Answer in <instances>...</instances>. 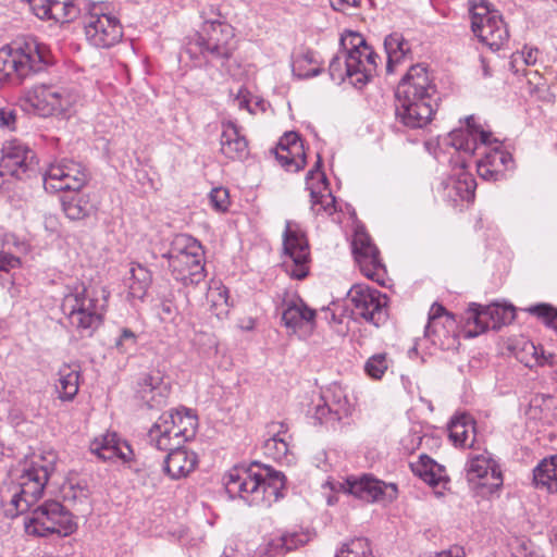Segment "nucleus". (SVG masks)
I'll use <instances>...</instances> for the list:
<instances>
[{"instance_id":"nucleus-1","label":"nucleus","mask_w":557,"mask_h":557,"mask_svg":"<svg viewBox=\"0 0 557 557\" xmlns=\"http://www.w3.org/2000/svg\"><path fill=\"white\" fill-rule=\"evenodd\" d=\"M437 89L424 64L411 65L395 91L396 119L407 127L428 125L437 108Z\"/></svg>"},{"instance_id":"nucleus-2","label":"nucleus","mask_w":557,"mask_h":557,"mask_svg":"<svg viewBox=\"0 0 557 557\" xmlns=\"http://www.w3.org/2000/svg\"><path fill=\"white\" fill-rule=\"evenodd\" d=\"M223 480L230 497H238L250 506H271L282 497L285 486L282 472L258 462L235 466Z\"/></svg>"},{"instance_id":"nucleus-3","label":"nucleus","mask_w":557,"mask_h":557,"mask_svg":"<svg viewBox=\"0 0 557 557\" xmlns=\"http://www.w3.org/2000/svg\"><path fill=\"white\" fill-rule=\"evenodd\" d=\"M339 44L343 55L332 58L330 76L337 83L348 78L355 87L361 88L374 75L379 57L358 33L347 32L341 37Z\"/></svg>"},{"instance_id":"nucleus-4","label":"nucleus","mask_w":557,"mask_h":557,"mask_svg":"<svg viewBox=\"0 0 557 557\" xmlns=\"http://www.w3.org/2000/svg\"><path fill=\"white\" fill-rule=\"evenodd\" d=\"M61 310L81 337H91L102 325L108 307V295L77 283L66 287Z\"/></svg>"},{"instance_id":"nucleus-5","label":"nucleus","mask_w":557,"mask_h":557,"mask_svg":"<svg viewBox=\"0 0 557 557\" xmlns=\"http://www.w3.org/2000/svg\"><path fill=\"white\" fill-rule=\"evenodd\" d=\"M49 63L50 53L45 45L33 37L22 38L0 49V81L21 83L44 71Z\"/></svg>"},{"instance_id":"nucleus-6","label":"nucleus","mask_w":557,"mask_h":557,"mask_svg":"<svg viewBox=\"0 0 557 557\" xmlns=\"http://www.w3.org/2000/svg\"><path fill=\"white\" fill-rule=\"evenodd\" d=\"M236 49L235 34L231 25L220 21L205 22L201 30L189 40L186 52L190 58L200 54L207 63L216 62L221 71L232 74L227 62Z\"/></svg>"},{"instance_id":"nucleus-7","label":"nucleus","mask_w":557,"mask_h":557,"mask_svg":"<svg viewBox=\"0 0 557 557\" xmlns=\"http://www.w3.org/2000/svg\"><path fill=\"white\" fill-rule=\"evenodd\" d=\"M163 257L168 259L174 278L183 285H197L205 280L203 249L196 238L176 235Z\"/></svg>"},{"instance_id":"nucleus-8","label":"nucleus","mask_w":557,"mask_h":557,"mask_svg":"<svg viewBox=\"0 0 557 557\" xmlns=\"http://www.w3.org/2000/svg\"><path fill=\"white\" fill-rule=\"evenodd\" d=\"M52 471L51 462L45 466L33 463L25 468L18 482L8 491L10 499L3 505L5 516L14 518L29 511L41 497Z\"/></svg>"},{"instance_id":"nucleus-9","label":"nucleus","mask_w":557,"mask_h":557,"mask_svg":"<svg viewBox=\"0 0 557 557\" xmlns=\"http://www.w3.org/2000/svg\"><path fill=\"white\" fill-rule=\"evenodd\" d=\"M76 528L73 515L57 500L45 502L24 518L25 532L34 536H69Z\"/></svg>"},{"instance_id":"nucleus-10","label":"nucleus","mask_w":557,"mask_h":557,"mask_svg":"<svg viewBox=\"0 0 557 557\" xmlns=\"http://www.w3.org/2000/svg\"><path fill=\"white\" fill-rule=\"evenodd\" d=\"M468 5L473 34L491 50H499L509 37L502 15L491 9L488 0H468Z\"/></svg>"},{"instance_id":"nucleus-11","label":"nucleus","mask_w":557,"mask_h":557,"mask_svg":"<svg viewBox=\"0 0 557 557\" xmlns=\"http://www.w3.org/2000/svg\"><path fill=\"white\" fill-rule=\"evenodd\" d=\"M103 3L92 4L85 17V35L90 45L110 48L121 41L123 28L119 18L107 12Z\"/></svg>"},{"instance_id":"nucleus-12","label":"nucleus","mask_w":557,"mask_h":557,"mask_svg":"<svg viewBox=\"0 0 557 557\" xmlns=\"http://www.w3.org/2000/svg\"><path fill=\"white\" fill-rule=\"evenodd\" d=\"M89 177L90 174L82 162L63 158L48 166L44 175V187L51 193L79 191Z\"/></svg>"},{"instance_id":"nucleus-13","label":"nucleus","mask_w":557,"mask_h":557,"mask_svg":"<svg viewBox=\"0 0 557 557\" xmlns=\"http://www.w3.org/2000/svg\"><path fill=\"white\" fill-rule=\"evenodd\" d=\"M355 319H362L374 326L384 324L387 320L386 296L363 284H355L347 293Z\"/></svg>"},{"instance_id":"nucleus-14","label":"nucleus","mask_w":557,"mask_h":557,"mask_svg":"<svg viewBox=\"0 0 557 557\" xmlns=\"http://www.w3.org/2000/svg\"><path fill=\"white\" fill-rule=\"evenodd\" d=\"M283 248L285 255L289 258V260L284 261L287 274L297 280L305 278L309 272V244L305 233L293 221H286L283 233Z\"/></svg>"},{"instance_id":"nucleus-15","label":"nucleus","mask_w":557,"mask_h":557,"mask_svg":"<svg viewBox=\"0 0 557 557\" xmlns=\"http://www.w3.org/2000/svg\"><path fill=\"white\" fill-rule=\"evenodd\" d=\"M331 487L335 492H344L367 503L393 500L397 494L395 484H386L370 474L350 475L343 481L331 483Z\"/></svg>"},{"instance_id":"nucleus-16","label":"nucleus","mask_w":557,"mask_h":557,"mask_svg":"<svg viewBox=\"0 0 557 557\" xmlns=\"http://www.w3.org/2000/svg\"><path fill=\"white\" fill-rule=\"evenodd\" d=\"M36 154L24 143L13 139L5 141L1 149L0 176L25 180L36 172Z\"/></svg>"},{"instance_id":"nucleus-17","label":"nucleus","mask_w":557,"mask_h":557,"mask_svg":"<svg viewBox=\"0 0 557 557\" xmlns=\"http://www.w3.org/2000/svg\"><path fill=\"white\" fill-rule=\"evenodd\" d=\"M516 318L515 308L508 305L492 304L486 307L472 304L467 312V324L473 323L474 331H469V336H476L486 330H498L503 325L511 323Z\"/></svg>"},{"instance_id":"nucleus-18","label":"nucleus","mask_w":557,"mask_h":557,"mask_svg":"<svg viewBox=\"0 0 557 557\" xmlns=\"http://www.w3.org/2000/svg\"><path fill=\"white\" fill-rule=\"evenodd\" d=\"M352 252L360 271L368 278L383 285L385 267L380 258V251L371 237L362 231H357L352 239Z\"/></svg>"},{"instance_id":"nucleus-19","label":"nucleus","mask_w":557,"mask_h":557,"mask_svg":"<svg viewBox=\"0 0 557 557\" xmlns=\"http://www.w3.org/2000/svg\"><path fill=\"white\" fill-rule=\"evenodd\" d=\"M467 479L474 488L483 493H494L503 484L499 467L488 455H476L470 458L467 467Z\"/></svg>"},{"instance_id":"nucleus-20","label":"nucleus","mask_w":557,"mask_h":557,"mask_svg":"<svg viewBox=\"0 0 557 557\" xmlns=\"http://www.w3.org/2000/svg\"><path fill=\"white\" fill-rule=\"evenodd\" d=\"M492 133L485 132L480 125L475 124L474 116L466 117V128L454 129L449 133V144L457 150H462L470 154L474 153L481 146L485 149L492 146Z\"/></svg>"},{"instance_id":"nucleus-21","label":"nucleus","mask_w":557,"mask_h":557,"mask_svg":"<svg viewBox=\"0 0 557 557\" xmlns=\"http://www.w3.org/2000/svg\"><path fill=\"white\" fill-rule=\"evenodd\" d=\"M455 324L454 317L440 304H433L429 312V321L424 329V336L433 345L441 348H448L445 339H449V330Z\"/></svg>"},{"instance_id":"nucleus-22","label":"nucleus","mask_w":557,"mask_h":557,"mask_svg":"<svg viewBox=\"0 0 557 557\" xmlns=\"http://www.w3.org/2000/svg\"><path fill=\"white\" fill-rule=\"evenodd\" d=\"M29 7L37 17L60 23L70 22L78 14L74 0H30Z\"/></svg>"},{"instance_id":"nucleus-23","label":"nucleus","mask_w":557,"mask_h":557,"mask_svg":"<svg viewBox=\"0 0 557 557\" xmlns=\"http://www.w3.org/2000/svg\"><path fill=\"white\" fill-rule=\"evenodd\" d=\"M137 397L149 409H159L166 404L169 387L159 373L145 374L138 382Z\"/></svg>"},{"instance_id":"nucleus-24","label":"nucleus","mask_w":557,"mask_h":557,"mask_svg":"<svg viewBox=\"0 0 557 557\" xmlns=\"http://www.w3.org/2000/svg\"><path fill=\"white\" fill-rule=\"evenodd\" d=\"M220 151L230 160H244L249 154L248 141L239 128L232 122L222 124Z\"/></svg>"},{"instance_id":"nucleus-25","label":"nucleus","mask_w":557,"mask_h":557,"mask_svg":"<svg viewBox=\"0 0 557 557\" xmlns=\"http://www.w3.org/2000/svg\"><path fill=\"white\" fill-rule=\"evenodd\" d=\"M198 463L196 453L185 447H176L173 453H168L163 462L164 472L173 480L187 476Z\"/></svg>"},{"instance_id":"nucleus-26","label":"nucleus","mask_w":557,"mask_h":557,"mask_svg":"<svg viewBox=\"0 0 557 557\" xmlns=\"http://www.w3.org/2000/svg\"><path fill=\"white\" fill-rule=\"evenodd\" d=\"M315 311L310 309L302 300L285 304L282 311L284 325L294 333L302 327L312 331L315 324Z\"/></svg>"},{"instance_id":"nucleus-27","label":"nucleus","mask_w":557,"mask_h":557,"mask_svg":"<svg viewBox=\"0 0 557 557\" xmlns=\"http://www.w3.org/2000/svg\"><path fill=\"white\" fill-rule=\"evenodd\" d=\"M162 417L170 424L174 436H180L183 442L195 436L197 417L191 410L183 408L181 410L164 412Z\"/></svg>"},{"instance_id":"nucleus-28","label":"nucleus","mask_w":557,"mask_h":557,"mask_svg":"<svg viewBox=\"0 0 557 557\" xmlns=\"http://www.w3.org/2000/svg\"><path fill=\"white\" fill-rule=\"evenodd\" d=\"M25 101L41 116L55 114V87L35 86L25 94Z\"/></svg>"},{"instance_id":"nucleus-29","label":"nucleus","mask_w":557,"mask_h":557,"mask_svg":"<svg viewBox=\"0 0 557 557\" xmlns=\"http://www.w3.org/2000/svg\"><path fill=\"white\" fill-rule=\"evenodd\" d=\"M448 435L455 446L473 447L475 442V423L468 414L454 417L448 424Z\"/></svg>"},{"instance_id":"nucleus-30","label":"nucleus","mask_w":557,"mask_h":557,"mask_svg":"<svg viewBox=\"0 0 557 557\" xmlns=\"http://www.w3.org/2000/svg\"><path fill=\"white\" fill-rule=\"evenodd\" d=\"M148 438L151 445L159 450L173 453L176 447H182L183 441L180 436H174L170 424L164 420L162 414L153 423L148 432Z\"/></svg>"},{"instance_id":"nucleus-31","label":"nucleus","mask_w":557,"mask_h":557,"mask_svg":"<svg viewBox=\"0 0 557 557\" xmlns=\"http://www.w3.org/2000/svg\"><path fill=\"white\" fill-rule=\"evenodd\" d=\"M384 47L387 53V73H394L395 64L401 60L412 58L410 44L401 34L394 33L388 35L384 40Z\"/></svg>"},{"instance_id":"nucleus-32","label":"nucleus","mask_w":557,"mask_h":557,"mask_svg":"<svg viewBox=\"0 0 557 557\" xmlns=\"http://www.w3.org/2000/svg\"><path fill=\"white\" fill-rule=\"evenodd\" d=\"M533 481L537 487L557 492V455L543 459L533 471Z\"/></svg>"},{"instance_id":"nucleus-33","label":"nucleus","mask_w":557,"mask_h":557,"mask_svg":"<svg viewBox=\"0 0 557 557\" xmlns=\"http://www.w3.org/2000/svg\"><path fill=\"white\" fill-rule=\"evenodd\" d=\"M59 379L55 389L62 400H72L78 392V370L64 364L58 372Z\"/></svg>"},{"instance_id":"nucleus-34","label":"nucleus","mask_w":557,"mask_h":557,"mask_svg":"<svg viewBox=\"0 0 557 557\" xmlns=\"http://www.w3.org/2000/svg\"><path fill=\"white\" fill-rule=\"evenodd\" d=\"M62 209L69 219L75 221L88 216L92 210V205L88 196L75 191V194L62 198Z\"/></svg>"},{"instance_id":"nucleus-35","label":"nucleus","mask_w":557,"mask_h":557,"mask_svg":"<svg viewBox=\"0 0 557 557\" xmlns=\"http://www.w3.org/2000/svg\"><path fill=\"white\" fill-rule=\"evenodd\" d=\"M128 288L134 298L141 299L146 295L152 276L150 271L141 264H133L129 270Z\"/></svg>"},{"instance_id":"nucleus-36","label":"nucleus","mask_w":557,"mask_h":557,"mask_svg":"<svg viewBox=\"0 0 557 557\" xmlns=\"http://www.w3.org/2000/svg\"><path fill=\"white\" fill-rule=\"evenodd\" d=\"M274 153L278 163L287 171L298 172L306 165V154L305 152H299L298 146H294L292 150L276 147Z\"/></svg>"},{"instance_id":"nucleus-37","label":"nucleus","mask_w":557,"mask_h":557,"mask_svg":"<svg viewBox=\"0 0 557 557\" xmlns=\"http://www.w3.org/2000/svg\"><path fill=\"white\" fill-rule=\"evenodd\" d=\"M321 400H325L329 407L334 412V421H339L344 417H348L351 412V406L339 387L329 389L322 397Z\"/></svg>"},{"instance_id":"nucleus-38","label":"nucleus","mask_w":557,"mask_h":557,"mask_svg":"<svg viewBox=\"0 0 557 557\" xmlns=\"http://www.w3.org/2000/svg\"><path fill=\"white\" fill-rule=\"evenodd\" d=\"M121 444L116 433L108 432L100 438H95L91 442L90 449L103 460H111L116 456V449Z\"/></svg>"},{"instance_id":"nucleus-39","label":"nucleus","mask_w":557,"mask_h":557,"mask_svg":"<svg viewBox=\"0 0 557 557\" xmlns=\"http://www.w3.org/2000/svg\"><path fill=\"white\" fill-rule=\"evenodd\" d=\"M207 300L210 304V310L218 319H223L228 314L230 305L227 289L221 287H210L207 294Z\"/></svg>"},{"instance_id":"nucleus-40","label":"nucleus","mask_w":557,"mask_h":557,"mask_svg":"<svg viewBox=\"0 0 557 557\" xmlns=\"http://www.w3.org/2000/svg\"><path fill=\"white\" fill-rule=\"evenodd\" d=\"M411 468L417 475L430 485H436L438 483L440 476L435 472L438 466L429 456H420V460L417 463H411Z\"/></svg>"},{"instance_id":"nucleus-41","label":"nucleus","mask_w":557,"mask_h":557,"mask_svg":"<svg viewBox=\"0 0 557 557\" xmlns=\"http://www.w3.org/2000/svg\"><path fill=\"white\" fill-rule=\"evenodd\" d=\"M371 553L369 541L358 537L344 543L335 557H369Z\"/></svg>"},{"instance_id":"nucleus-42","label":"nucleus","mask_w":557,"mask_h":557,"mask_svg":"<svg viewBox=\"0 0 557 557\" xmlns=\"http://www.w3.org/2000/svg\"><path fill=\"white\" fill-rule=\"evenodd\" d=\"M90 490L85 481H78L76 483L69 482L63 487V497L67 502H72L74 505H85L90 496Z\"/></svg>"},{"instance_id":"nucleus-43","label":"nucleus","mask_w":557,"mask_h":557,"mask_svg":"<svg viewBox=\"0 0 557 557\" xmlns=\"http://www.w3.org/2000/svg\"><path fill=\"white\" fill-rule=\"evenodd\" d=\"M523 351L525 354L531 355L530 359H524V358L520 359L529 368H532L533 366H544V364L554 366L555 364L554 355L549 354L546 356L543 350H541V352H539V349L532 343L525 344L523 347Z\"/></svg>"},{"instance_id":"nucleus-44","label":"nucleus","mask_w":557,"mask_h":557,"mask_svg":"<svg viewBox=\"0 0 557 557\" xmlns=\"http://www.w3.org/2000/svg\"><path fill=\"white\" fill-rule=\"evenodd\" d=\"M461 173L456 182V189L462 199L470 200L474 197L475 180L474 177L465 171L466 164L461 162Z\"/></svg>"},{"instance_id":"nucleus-45","label":"nucleus","mask_w":557,"mask_h":557,"mask_svg":"<svg viewBox=\"0 0 557 557\" xmlns=\"http://www.w3.org/2000/svg\"><path fill=\"white\" fill-rule=\"evenodd\" d=\"M387 368L388 362L386 354L373 355L364 364L366 373L374 380H380L386 372Z\"/></svg>"},{"instance_id":"nucleus-46","label":"nucleus","mask_w":557,"mask_h":557,"mask_svg":"<svg viewBox=\"0 0 557 557\" xmlns=\"http://www.w3.org/2000/svg\"><path fill=\"white\" fill-rule=\"evenodd\" d=\"M78 95L63 87H55V114H63L77 102Z\"/></svg>"},{"instance_id":"nucleus-47","label":"nucleus","mask_w":557,"mask_h":557,"mask_svg":"<svg viewBox=\"0 0 557 557\" xmlns=\"http://www.w3.org/2000/svg\"><path fill=\"white\" fill-rule=\"evenodd\" d=\"M310 197H311V210L315 214H319L322 211H325L330 214L333 212L335 199L331 193L320 194L311 188Z\"/></svg>"},{"instance_id":"nucleus-48","label":"nucleus","mask_w":557,"mask_h":557,"mask_svg":"<svg viewBox=\"0 0 557 557\" xmlns=\"http://www.w3.org/2000/svg\"><path fill=\"white\" fill-rule=\"evenodd\" d=\"M267 454L271 455L274 459H281L288 453V445L286 441L281 437L280 433L268 438L264 443Z\"/></svg>"},{"instance_id":"nucleus-49","label":"nucleus","mask_w":557,"mask_h":557,"mask_svg":"<svg viewBox=\"0 0 557 557\" xmlns=\"http://www.w3.org/2000/svg\"><path fill=\"white\" fill-rule=\"evenodd\" d=\"M492 145L495 144L496 146L494 148H491L490 151H484L483 154V161L487 164V166H491L495 170H498L499 173L505 176L504 174V166H500V157H499V146L500 141L497 138H494L492 136L491 138Z\"/></svg>"},{"instance_id":"nucleus-50","label":"nucleus","mask_w":557,"mask_h":557,"mask_svg":"<svg viewBox=\"0 0 557 557\" xmlns=\"http://www.w3.org/2000/svg\"><path fill=\"white\" fill-rule=\"evenodd\" d=\"M210 202L216 211H226L230 205L228 190L223 187L213 188L209 195Z\"/></svg>"},{"instance_id":"nucleus-51","label":"nucleus","mask_w":557,"mask_h":557,"mask_svg":"<svg viewBox=\"0 0 557 557\" xmlns=\"http://www.w3.org/2000/svg\"><path fill=\"white\" fill-rule=\"evenodd\" d=\"M161 318L164 321H174L176 315L178 314V307L173 301V295L170 294L169 297H165L161 305Z\"/></svg>"},{"instance_id":"nucleus-52","label":"nucleus","mask_w":557,"mask_h":557,"mask_svg":"<svg viewBox=\"0 0 557 557\" xmlns=\"http://www.w3.org/2000/svg\"><path fill=\"white\" fill-rule=\"evenodd\" d=\"M537 52V49H529L527 51L524 49L521 52L513 53L510 62L511 67H515V64L518 63L519 61L523 62L527 65L534 64L536 62Z\"/></svg>"},{"instance_id":"nucleus-53","label":"nucleus","mask_w":557,"mask_h":557,"mask_svg":"<svg viewBox=\"0 0 557 557\" xmlns=\"http://www.w3.org/2000/svg\"><path fill=\"white\" fill-rule=\"evenodd\" d=\"M294 146H298L299 152H305L301 139L298 134L294 132L285 133L277 145V147H284L290 150Z\"/></svg>"},{"instance_id":"nucleus-54","label":"nucleus","mask_w":557,"mask_h":557,"mask_svg":"<svg viewBox=\"0 0 557 557\" xmlns=\"http://www.w3.org/2000/svg\"><path fill=\"white\" fill-rule=\"evenodd\" d=\"M315 407L314 418L322 424L334 421V412L325 400H321Z\"/></svg>"},{"instance_id":"nucleus-55","label":"nucleus","mask_w":557,"mask_h":557,"mask_svg":"<svg viewBox=\"0 0 557 557\" xmlns=\"http://www.w3.org/2000/svg\"><path fill=\"white\" fill-rule=\"evenodd\" d=\"M478 173L485 181L496 182L504 177L498 170L487 166L483 160L478 162Z\"/></svg>"},{"instance_id":"nucleus-56","label":"nucleus","mask_w":557,"mask_h":557,"mask_svg":"<svg viewBox=\"0 0 557 557\" xmlns=\"http://www.w3.org/2000/svg\"><path fill=\"white\" fill-rule=\"evenodd\" d=\"M136 344V335L129 329H124L116 341L115 345L121 351H126L127 348L134 347Z\"/></svg>"},{"instance_id":"nucleus-57","label":"nucleus","mask_w":557,"mask_h":557,"mask_svg":"<svg viewBox=\"0 0 557 557\" xmlns=\"http://www.w3.org/2000/svg\"><path fill=\"white\" fill-rule=\"evenodd\" d=\"M20 264V258L8 252H0V272H9L12 269L18 268Z\"/></svg>"},{"instance_id":"nucleus-58","label":"nucleus","mask_w":557,"mask_h":557,"mask_svg":"<svg viewBox=\"0 0 557 557\" xmlns=\"http://www.w3.org/2000/svg\"><path fill=\"white\" fill-rule=\"evenodd\" d=\"M16 112L11 109H0V126L10 131L15 129Z\"/></svg>"},{"instance_id":"nucleus-59","label":"nucleus","mask_w":557,"mask_h":557,"mask_svg":"<svg viewBox=\"0 0 557 557\" xmlns=\"http://www.w3.org/2000/svg\"><path fill=\"white\" fill-rule=\"evenodd\" d=\"M294 540H295L294 535H290V536L284 535V536H281L276 542H272L270 545L275 546V548L278 550L277 553H286V552L293 550L294 548L297 547Z\"/></svg>"},{"instance_id":"nucleus-60","label":"nucleus","mask_w":557,"mask_h":557,"mask_svg":"<svg viewBox=\"0 0 557 557\" xmlns=\"http://www.w3.org/2000/svg\"><path fill=\"white\" fill-rule=\"evenodd\" d=\"M431 557H466V553L462 547L453 546L447 550L437 552Z\"/></svg>"},{"instance_id":"nucleus-61","label":"nucleus","mask_w":557,"mask_h":557,"mask_svg":"<svg viewBox=\"0 0 557 557\" xmlns=\"http://www.w3.org/2000/svg\"><path fill=\"white\" fill-rule=\"evenodd\" d=\"M314 63V55L312 52L308 51L301 55H299L294 62L295 70H302L306 64Z\"/></svg>"},{"instance_id":"nucleus-62","label":"nucleus","mask_w":557,"mask_h":557,"mask_svg":"<svg viewBox=\"0 0 557 557\" xmlns=\"http://www.w3.org/2000/svg\"><path fill=\"white\" fill-rule=\"evenodd\" d=\"M133 450L131 446L123 442L119 445L116 449V456L117 458L122 459L124 462H128L132 459Z\"/></svg>"},{"instance_id":"nucleus-63","label":"nucleus","mask_w":557,"mask_h":557,"mask_svg":"<svg viewBox=\"0 0 557 557\" xmlns=\"http://www.w3.org/2000/svg\"><path fill=\"white\" fill-rule=\"evenodd\" d=\"M331 5L336 11H344L358 4L359 0H330Z\"/></svg>"},{"instance_id":"nucleus-64","label":"nucleus","mask_w":557,"mask_h":557,"mask_svg":"<svg viewBox=\"0 0 557 557\" xmlns=\"http://www.w3.org/2000/svg\"><path fill=\"white\" fill-rule=\"evenodd\" d=\"M500 166H504V172L511 168L513 162L512 157L509 152L499 148Z\"/></svg>"}]
</instances>
